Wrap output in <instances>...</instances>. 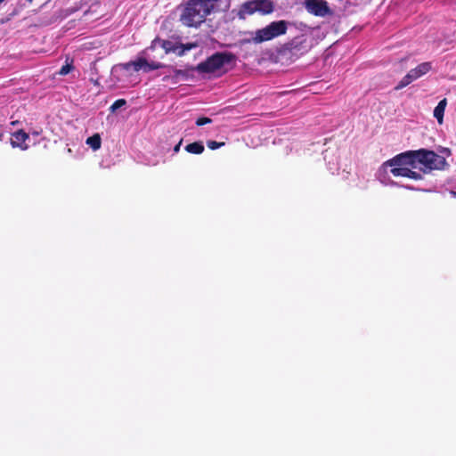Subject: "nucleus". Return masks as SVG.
<instances>
[{"instance_id":"nucleus-1","label":"nucleus","mask_w":456,"mask_h":456,"mask_svg":"<svg viewBox=\"0 0 456 456\" xmlns=\"http://www.w3.org/2000/svg\"><path fill=\"white\" fill-rule=\"evenodd\" d=\"M384 166H410L412 168H419L424 174H428L433 170H444L448 164L443 156L435 151L419 149L400 153L387 160Z\"/></svg>"},{"instance_id":"nucleus-2","label":"nucleus","mask_w":456,"mask_h":456,"mask_svg":"<svg viewBox=\"0 0 456 456\" xmlns=\"http://www.w3.org/2000/svg\"><path fill=\"white\" fill-rule=\"evenodd\" d=\"M217 0H189L180 15V21L186 27L197 28L215 9Z\"/></svg>"},{"instance_id":"nucleus-3","label":"nucleus","mask_w":456,"mask_h":456,"mask_svg":"<svg viewBox=\"0 0 456 456\" xmlns=\"http://www.w3.org/2000/svg\"><path fill=\"white\" fill-rule=\"evenodd\" d=\"M288 25L289 22L284 20L272 21L265 28L256 30L253 37L250 39H247L246 42L257 45L273 40L285 35L288 30Z\"/></svg>"},{"instance_id":"nucleus-4","label":"nucleus","mask_w":456,"mask_h":456,"mask_svg":"<svg viewBox=\"0 0 456 456\" xmlns=\"http://www.w3.org/2000/svg\"><path fill=\"white\" fill-rule=\"evenodd\" d=\"M235 60V55L229 52H221L212 54L206 61L199 63L196 69L200 73H214L220 70L223 67L232 63Z\"/></svg>"},{"instance_id":"nucleus-5","label":"nucleus","mask_w":456,"mask_h":456,"mask_svg":"<svg viewBox=\"0 0 456 456\" xmlns=\"http://www.w3.org/2000/svg\"><path fill=\"white\" fill-rule=\"evenodd\" d=\"M274 10L273 2L271 0H251L241 5L240 12L248 15L258 12L261 14H270Z\"/></svg>"},{"instance_id":"nucleus-6","label":"nucleus","mask_w":456,"mask_h":456,"mask_svg":"<svg viewBox=\"0 0 456 456\" xmlns=\"http://www.w3.org/2000/svg\"><path fill=\"white\" fill-rule=\"evenodd\" d=\"M119 67L124 70H130L133 68L134 71L142 70L143 72H150L164 67V64L158 61L149 62L145 58L139 57L134 61L119 64Z\"/></svg>"},{"instance_id":"nucleus-7","label":"nucleus","mask_w":456,"mask_h":456,"mask_svg":"<svg viewBox=\"0 0 456 456\" xmlns=\"http://www.w3.org/2000/svg\"><path fill=\"white\" fill-rule=\"evenodd\" d=\"M431 69L430 62H422L418 65L416 68L411 69L399 82V84L395 86L396 90L402 89L408 85H410L412 81L418 79L423 75L427 74Z\"/></svg>"},{"instance_id":"nucleus-8","label":"nucleus","mask_w":456,"mask_h":456,"mask_svg":"<svg viewBox=\"0 0 456 456\" xmlns=\"http://www.w3.org/2000/svg\"><path fill=\"white\" fill-rule=\"evenodd\" d=\"M305 7L309 13L319 17H324L331 13L330 8L325 0H306Z\"/></svg>"},{"instance_id":"nucleus-9","label":"nucleus","mask_w":456,"mask_h":456,"mask_svg":"<svg viewBox=\"0 0 456 456\" xmlns=\"http://www.w3.org/2000/svg\"><path fill=\"white\" fill-rule=\"evenodd\" d=\"M28 134L24 130L20 129L16 132L12 133L11 134V145L12 148H19L22 151L28 149V144L26 141L28 139Z\"/></svg>"},{"instance_id":"nucleus-10","label":"nucleus","mask_w":456,"mask_h":456,"mask_svg":"<svg viewBox=\"0 0 456 456\" xmlns=\"http://www.w3.org/2000/svg\"><path fill=\"white\" fill-rule=\"evenodd\" d=\"M286 49L293 53L297 52H306V38L304 36L296 37L291 41L286 44Z\"/></svg>"},{"instance_id":"nucleus-11","label":"nucleus","mask_w":456,"mask_h":456,"mask_svg":"<svg viewBox=\"0 0 456 456\" xmlns=\"http://www.w3.org/2000/svg\"><path fill=\"white\" fill-rule=\"evenodd\" d=\"M446 104V99H443L438 102V104L434 110V117L437 119L438 123L440 124L443 122Z\"/></svg>"},{"instance_id":"nucleus-12","label":"nucleus","mask_w":456,"mask_h":456,"mask_svg":"<svg viewBox=\"0 0 456 456\" xmlns=\"http://www.w3.org/2000/svg\"><path fill=\"white\" fill-rule=\"evenodd\" d=\"M205 148L202 142H194L185 147V151L191 154H201Z\"/></svg>"},{"instance_id":"nucleus-13","label":"nucleus","mask_w":456,"mask_h":456,"mask_svg":"<svg viewBox=\"0 0 456 456\" xmlns=\"http://www.w3.org/2000/svg\"><path fill=\"white\" fill-rule=\"evenodd\" d=\"M86 144L89 145L94 151L101 148L102 139L99 134H94L86 139Z\"/></svg>"},{"instance_id":"nucleus-14","label":"nucleus","mask_w":456,"mask_h":456,"mask_svg":"<svg viewBox=\"0 0 456 456\" xmlns=\"http://www.w3.org/2000/svg\"><path fill=\"white\" fill-rule=\"evenodd\" d=\"M157 41L159 42L160 47L164 49L166 53L177 51L178 47H175V43L170 40L158 39Z\"/></svg>"},{"instance_id":"nucleus-15","label":"nucleus","mask_w":456,"mask_h":456,"mask_svg":"<svg viewBox=\"0 0 456 456\" xmlns=\"http://www.w3.org/2000/svg\"><path fill=\"white\" fill-rule=\"evenodd\" d=\"M393 168L391 169V174L394 176H403L406 177L410 166H391Z\"/></svg>"},{"instance_id":"nucleus-16","label":"nucleus","mask_w":456,"mask_h":456,"mask_svg":"<svg viewBox=\"0 0 456 456\" xmlns=\"http://www.w3.org/2000/svg\"><path fill=\"white\" fill-rule=\"evenodd\" d=\"M198 43H187V44H182L181 51L178 52V55L182 56L187 51H190L191 49L198 47Z\"/></svg>"},{"instance_id":"nucleus-17","label":"nucleus","mask_w":456,"mask_h":456,"mask_svg":"<svg viewBox=\"0 0 456 456\" xmlns=\"http://www.w3.org/2000/svg\"><path fill=\"white\" fill-rule=\"evenodd\" d=\"M126 104V101L125 99H118L117 101H115L112 103V105L110 108V110L111 112H115L117 110H118L119 108L125 106Z\"/></svg>"},{"instance_id":"nucleus-18","label":"nucleus","mask_w":456,"mask_h":456,"mask_svg":"<svg viewBox=\"0 0 456 456\" xmlns=\"http://www.w3.org/2000/svg\"><path fill=\"white\" fill-rule=\"evenodd\" d=\"M406 177L413 179V180H417V181L423 179V176H422V175L419 172L413 171L411 168H409L408 174H407Z\"/></svg>"},{"instance_id":"nucleus-19","label":"nucleus","mask_w":456,"mask_h":456,"mask_svg":"<svg viewBox=\"0 0 456 456\" xmlns=\"http://www.w3.org/2000/svg\"><path fill=\"white\" fill-rule=\"evenodd\" d=\"M212 122V119L208 118V117H201V118H199L197 120H196V125L198 126H204V125H207V124H210Z\"/></svg>"},{"instance_id":"nucleus-20","label":"nucleus","mask_w":456,"mask_h":456,"mask_svg":"<svg viewBox=\"0 0 456 456\" xmlns=\"http://www.w3.org/2000/svg\"><path fill=\"white\" fill-rule=\"evenodd\" d=\"M207 145L211 150H216L220 148L221 146L224 145V142H217L216 141H208L207 142Z\"/></svg>"},{"instance_id":"nucleus-21","label":"nucleus","mask_w":456,"mask_h":456,"mask_svg":"<svg viewBox=\"0 0 456 456\" xmlns=\"http://www.w3.org/2000/svg\"><path fill=\"white\" fill-rule=\"evenodd\" d=\"M72 69H73V66H72L71 64H65V65H63V66L61 68V69H60L59 73H60L61 75H67V74H69V73L70 72V70H71Z\"/></svg>"},{"instance_id":"nucleus-22","label":"nucleus","mask_w":456,"mask_h":456,"mask_svg":"<svg viewBox=\"0 0 456 456\" xmlns=\"http://www.w3.org/2000/svg\"><path fill=\"white\" fill-rule=\"evenodd\" d=\"M174 73H175V75L176 77H178V76H184L185 75V72L183 70L176 69H174Z\"/></svg>"},{"instance_id":"nucleus-23","label":"nucleus","mask_w":456,"mask_h":456,"mask_svg":"<svg viewBox=\"0 0 456 456\" xmlns=\"http://www.w3.org/2000/svg\"><path fill=\"white\" fill-rule=\"evenodd\" d=\"M182 44L181 43H175V47H178L176 52H173L174 53H176L178 55V52L181 51Z\"/></svg>"},{"instance_id":"nucleus-24","label":"nucleus","mask_w":456,"mask_h":456,"mask_svg":"<svg viewBox=\"0 0 456 456\" xmlns=\"http://www.w3.org/2000/svg\"><path fill=\"white\" fill-rule=\"evenodd\" d=\"M181 143H182V141H180V142H179L175 146V148H174V151H175V152H178V151H179Z\"/></svg>"},{"instance_id":"nucleus-25","label":"nucleus","mask_w":456,"mask_h":456,"mask_svg":"<svg viewBox=\"0 0 456 456\" xmlns=\"http://www.w3.org/2000/svg\"><path fill=\"white\" fill-rule=\"evenodd\" d=\"M442 152L446 153L447 155H450V154H451V151H450V149H448V148H444V149H443Z\"/></svg>"},{"instance_id":"nucleus-26","label":"nucleus","mask_w":456,"mask_h":456,"mask_svg":"<svg viewBox=\"0 0 456 456\" xmlns=\"http://www.w3.org/2000/svg\"><path fill=\"white\" fill-rule=\"evenodd\" d=\"M11 124H12V126H15V125H17V124H18V121H13V122H12Z\"/></svg>"},{"instance_id":"nucleus-27","label":"nucleus","mask_w":456,"mask_h":456,"mask_svg":"<svg viewBox=\"0 0 456 456\" xmlns=\"http://www.w3.org/2000/svg\"><path fill=\"white\" fill-rule=\"evenodd\" d=\"M27 1L29 2V3H32L33 0H27Z\"/></svg>"},{"instance_id":"nucleus-28","label":"nucleus","mask_w":456,"mask_h":456,"mask_svg":"<svg viewBox=\"0 0 456 456\" xmlns=\"http://www.w3.org/2000/svg\"><path fill=\"white\" fill-rule=\"evenodd\" d=\"M4 0H0V4L3 3Z\"/></svg>"}]
</instances>
